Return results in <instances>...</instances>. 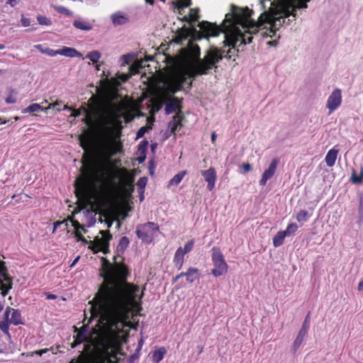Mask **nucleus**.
<instances>
[{
    "instance_id": "obj_1",
    "label": "nucleus",
    "mask_w": 363,
    "mask_h": 363,
    "mask_svg": "<svg viewBox=\"0 0 363 363\" xmlns=\"http://www.w3.org/2000/svg\"><path fill=\"white\" fill-rule=\"evenodd\" d=\"M117 258L113 257V264L102 258L104 274L101 276L105 281L95 295L101 318L111 328L128 318L131 308L136 304L140 291L138 285L127 281L131 272L123 262L124 257L121 262H118Z\"/></svg>"
},
{
    "instance_id": "obj_2",
    "label": "nucleus",
    "mask_w": 363,
    "mask_h": 363,
    "mask_svg": "<svg viewBox=\"0 0 363 363\" xmlns=\"http://www.w3.org/2000/svg\"><path fill=\"white\" fill-rule=\"evenodd\" d=\"M253 12L247 7L240 9L235 5H231V11L225 14L220 26L208 21H202L199 26L202 32L211 37L218 35L221 32L225 33L226 45L231 47L223 57L230 59L235 52H239L242 45L252 42V35L248 33L247 17Z\"/></svg>"
},
{
    "instance_id": "obj_3",
    "label": "nucleus",
    "mask_w": 363,
    "mask_h": 363,
    "mask_svg": "<svg viewBox=\"0 0 363 363\" xmlns=\"http://www.w3.org/2000/svg\"><path fill=\"white\" fill-rule=\"evenodd\" d=\"M225 50L218 49L216 46H211L206 51L203 59L200 58V48L198 45L194 48V54L196 58L194 62H188L181 70L176 72V77L172 80L169 91L172 93H177L183 90L184 85L187 84L191 88L192 82H187L188 78L195 79L197 76L208 74L213 68H217L216 64L223 58Z\"/></svg>"
},
{
    "instance_id": "obj_4",
    "label": "nucleus",
    "mask_w": 363,
    "mask_h": 363,
    "mask_svg": "<svg viewBox=\"0 0 363 363\" xmlns=\"http://www.w3.org/2000/svg\"><path fill=\"white\" fill-rule=\"evenodd\" d=\"M259 5L263 12L259 16L258 20L255 21L251 18L254 11L247 17L248 33L250 35L256 34L259 28L265 23L269 24L270 33H274L285 23V18L291 16H286L282 13L281 0H260Z\"/></svg>"
},
{
    "instance_id": "obj_5",
    "label": "nucleus",
    "mask_w": 363,
    "mask_h": 363,
    "mask_svg": "<svg viewBox=\"0 0 363 363\" xmlns=\"http://www.w3.org/2000/svg\"><path fill=\"white\" fill-rule=\"evenodd\" d=\"M86 157L85 179L74 181L75 194L78 198L85 195L86 183L104 182L108 180L107 173L109 170V162L108 160H96L91 154L84 153L83 158Z\"/></svg>"
},
{
    "instance_id": "obj_6",
    "label": "nucleus",
    "mask_w": 363,
    "mask_h": 363,
    "mask_svg": "<svg viewBox=\"0 0 363 363\" xmlns=\"http://www.w3.org/2000/svg\"><path fill=\"white\" fill-rule=\"evenodd\" d=\"M122 104L115 106L116 111H108L107 113L103 117H100L99 120L96 121L92 116L88 114L84 118V123L92 127L97 126L99 130L106 135L111 134L113 128H122L121 114L120 112L122 111Z\"/></svg>"
},
{
    "instance_id": "obj_7",
    "label": "nucleus",
    "mask_w": 363,
    "mask_h": 363,
    "mask_svg": "<svg viewBox=\"0 0 363 363\" xmlns=\"http://www.w3.org/2000/svg\"><path fill=\"white\" fill-rule=\"evenodd\" d=\"M176 77V73L171 76L164 84V91L161 94V101L165 104L164 111L166 115H169L174 112L180 115L182 110V102L184 99L174 96L176 93H172L169 91V86L172 80Z\"/></svg>"
},
{
    "instance_id": "obj_8",
    "label": "nucleus",
    "mask_w": 363,
    "mask_h": 363,
    "mask_svg": "<svg viewBox=\"0 0 363 363\" xmlns=\"http://www.w3.org/2000/svg\"><path fill=\"white\" fill-rule=\"evenodd\" d=\"M94 313H96V316H99L101 323H104L108 329V340L106 342L102 343L101 347L99 349V353L101 358L104 360H108L112 357L110 350L112 347L114 340L118 335L115 331V328H117L120 323L111 328L105 320H102L99 308L97 311H94Z\"/></svg>"
},
{
    "instance_id": "obj_9",
    "label": "nucleus",
    "mask_w": 363,
    "mask_h": 363,
    "mask_svg": "<svg viewBox=\"0 0 363 363\" xmlns=\"http://www.w3.org/2000/svg\"><path fill=\"white\" fill-rule=\"evenodd\" d=\"M212 261L214 268L211 270V274L214 277H218L227 272L228 264L224 259L220 250L218 247H214L212 248Z\"/></svg>"
},
{
    "instance_id": "obj_10",
    "label": "nucleus",
    "mask_w": 363,
    "mask_h": 363,
    "mask_svg": "<svg viewBox=\"0 0 363 363\" xmlns=\"http://www.w3.org/2000/svg\"><path fill=\"white\" fill-rule=\"evenodd\" d=\"M158 230L159 226L156 223L147 222L137 228L136 235L143 242L150 243Z\"/></svg>"
},
{
    "instance_id": "obj_11",
    "label": "nucleus",
    "mask_w": 363,
    "mask_h": 363,
    "mask_svg": "<svg viewBox=\"0 0 363 363\" xmlns=\"http://www.w3.org/2000/svg\"><path fill=\"white\" fill-rule=\"evenodd\" d=\"M282 1V13L286 16H292L294 20L296 18V11L297 9H306L308 7L307 2L311 0H281Z\"/></svg>"
},
{
    "instance_id": "obj_12",
    "label": "nucleus",
    "mask_w": 363,
    "mask_h": 363,
    "mask_svg": "<svg viewBox=\"0 0 363 363\" xmlns=\"http://www.w3.org/2000/svg\"><path fill=\"white\" fill-rule=\"evenodd\" d=\"M99 233L102 235V238H95L94 240V246L98 251L107 254L109 252V242L112 239V235L109 230H100Z\"/></svg>"
},
{
    "instance_id": "obj_13",
    "label": "nucleus",
    "mask_w": 363,
    "mask_h": 363,
    "mask_svg": "<svg viewBox=\"0 0 363 363\" xmlns=\"http://www.w3.org/2000/svg\"><path fill=\"white\" fill-rule=\"evenodd\" d=\"M342 93L340 89H335L329 96L327 101V108L330 113L337 109L341 104Z\"/></svg>"
},
{
    "instance_id": "obj_14",
    "label": "nucleus",
    "mask_w": 363,
    "mask_h": 363,
    "mask_svg": "<svg viewBox=\"0 0 363 363\" xmlns=\"http://www.w3.org/2000/svg\"><path fill=\"white\" fill-rule=\"evenodd\" d=\"M279 163V158L274 157L272 159L269 167L262 174V178L259 180V185L264 186L267 182L274 175Z\"/></svg>"
},
{
    "instance_id": "obj_15",
    "label": "nucleus",
    "mask_w": 363,
    "mask_h": 363,
    "mask_svg": "<svg viewBox=\"0 0 363 363\" xmlns=\"http://www.w3.org/2000/svg\"><path fill=\"white\" fill-rule=\"evenodd\" d=\"M74 333H77L76 335L74 336V341L71 343V347L75 348L79 345L82 344V342L86 341L87 340V330L88 326L86 325H84L80 328H77L76 326H74Z\"/></svg>"
},
{
    "instance_id": "obj_16",
    "label": "nucleus",
    "mask_w": 363,
    "mask_h": 363,
    "mask_svg": "<svg viewBox=\"0 0 363 363\" xmlns=\"http://www.w3.org/2000/svg\"><path fill=\"white\" fill-rule=\"evenodd\" d=\"M201 175L203 177L205 181L207 182V189L212 191L215 187L217 174L215 168L210 167L207 170L201 171Z\"/></svg>"
},
{
    "instance_id": "obj_17",
    "label": "nucleus",
    "mask_w": 363,
    "mask_h": 363,
    "mask_svg": "<svg viewBox=\"0 0 363 363\" xmlns=\"http://www.w3.org/2000/svg\"><path fill=\"white\" fill-rule=\"evenodd\" d=\"M57 55H63L68 57H82V54L74 48L62 47L57 50Z\"/></svg>"
},
{
    "instance_id": "obj_18",
    "label": "nucleus",
    "mask_w": 363,
    "mask_h": 363,
    "mask_svg": "<svg viewBox=\"0 0 363 363\" xmlns=\"http://www.w3.org/2000/svg\"><path fill=\"white\" fill-rule=\"evenodd\" d=\"M79 140L80 142L81 147L84 151L87 152L90 150L92 145V137L89 133H87L85 135H80L79 136Z\"/></svg>"
},
{
    "instance_id": "obj_19",
    "label": "nucleus",
    "mask_w": 363,
    "mask_h": 363,
    "mask_svg": "<svg viewBox=\"0 0 363 363\" xmlns=\"http://www.w3.org/2000/svg\"><path fill=\"white\" fill-rule=\"evenodd\" d=\"M111 21L115 26H121L128 23L129 18L127 15L121 12H116L111 15Z\"/></svg>"
},
{
    "instance_id": "obj_20",
    "label": "nucleus",
    "mask_w": 363,
    "mask_h": 363,
    "mask_svg": "<svg viewBox=\"0 0 363 363\" xmlns=\"http://www.w3.org/2000/svg\"><path fill=\"white\" fill-rule=\"evenodd\" d=\"M338 152V150L335 148H332L327 152L325 161L328 167H332L334 166L335 161L337 160Z\"/></svg>"
},
{
    "instance_id": "obj_21",
    "label": "nucleus",
    "mask_w": 363,
    "mask_h": 363,
    "mask_svg": "<svg viewBox=\"0 0 363 363\" xmlns=\"http://www.w3.org/2000/svg\"><path fill=\"white\" fill-rule=\"evenodd\" d=\"M173 262L175 267L177 268L178 270L182 269L184 262V255L182 253V247H179L177 250L174 254Z\"/></svg>"
},
{
    "instance_id": "obj_22",
    "label": "nucleus",
    "mask_w": 363,
    "mask_h": 363,
    "mask_svg": "<svg viewBox=\"0 0 363 363\" xmlns=\"http://www.w3.org/2000/svg\"><path fill=\"white\" fill-rule=\"evenodd\" d=\"M130 243V240L128 237L123 236L122 237L119 242L118 244L116 251H117V255H116L118 257H121V255L124 253L126 248L128 247Z\"/></svg>"
},
{
    "instance_id": "obj_23",
    "label": "nucleus",
    "mask_w": 363,
    "mask_h": 363,
    "mask_svg": "<svg viewBox=\"0 0 363 363\" xmlns=\"http://www.w3.org/2000/svg\"><path fill=\"white\" fill-rule=\"evenodd\" d=\"M199 275V270L195 267H189L185 272L186 280L191 284L198 279Z\"/></svg>"
},
{
    "instance_id": "obj_24",
    "label": "nucleus",
    "mask_w": 363,
    "mask_h": 363,
    "mask_svg": "<svg viewBox=\"0 0 363 363\" xmlns=\"http://www.w3.org/2000/svg\"><path fill=\"white\" fill-rule=\"evenodd\" d=\"M6 284H4L3 281L1 282V284H0V290H1V294L3 297H5L9 291L12 289L13 287V278L11 277H6L5 278Z\"/></svg>"
},
{
    "instance_id": "obj_25",
    "label": "nucleus",
    "mask_w": 363,
    "mask_h": 363,
    "mask_svg": "<svg viewBox=\"0 0 363 363\" xmlns=\"http://www.w3.org/2000/svg\"><path fill=\"white\" fill-rule=\"evenodd\" d=\"M9 321L14 325H23V321L20 311L18 309L13 310L11 318Z\"/></svg>"
},
{
    "instance_id": "obj_26",
    "label": "nucleus",
    "mask_w": 363,
    "mask_h": 363,
    "mask_svg": "<svg viewBox=\"0 0 363 363\" xmlns=\"http://www.w3.org/2000/svg\"><path fill=\"white\" fill-rule=\"evenodd\" d=\"M73 26L79 30L85 31H89L93 28V26L90 23L78 20L74 21Z\"/></svg>"
},
{
    "instance_id": "obj_27",
    "label": "nucleus",
    "mask_w": 363,
    "mask_h": 363,
    "mask_svg": "<svg viewBox=\"0 0 363 363\" xmlns=\"http://www.w3.org/2000/svg\"><path fill=\"white\" fill-rule=\"evenodd\" d=\"M306 334H307V332L300 329V330L298 333V335L294 342L293 347H292V350H294V352H296V350L300 347V346L303 340V338L306 335Z\"/></svg>"
},
{
    "instance_id": "obj_28",
    "label": "nucleus",
    "mask_w": 363,
    "mask_h": 363,
    "mask_svg": "<svg viewBox=\"0 0 363 363\" xmlns=\"http://www.w3.org/2000/svg\"><path fill=\"white\" fill-rule=\"evenodd\" d=\"M167 350L163 347H160L158 350H155L152 356V362L154 363H159L162 360Z\"/></svg>"
},
{
    "instance_id": "obj_29",
    "label": "nucleus",
    "mask_w": 363,
    "mask_h": 363,
    "mask_svg": "<svg viewBox=\"0 0 363 363\" xmlns=\"http://www.w3.org/2000/svg\"><path fill=\"white\" fill-rule=\"evenodd\" d=\"M286 237V233H284V231L278 232L273 238V245L275 247H280L283 245Z\"/></svg>"
},
{
    "instance_id": "obj_30",
    "label": "nucleus",
    "mask_w": 363,
    "mask_h": 363,
    "mask_svg": "<svg viewBox=\"0 0 363 363\" xmlns=\"http://www.w3.org/2000/svg\"><path fill=\"white\" fill-rule=\"evenodd\" d=\"M175 7L177 9L178 12L180 15H182V11L184 8L190 6L191 4V0H177L176 2H173Z\"/></svg>"
},
{
    "instance_id": "obj_31",
    "label": "nucleus",
    "mask_w": 363,
    "mask_h": 363,
    "mask_svg": "<svg viewBox=\"0 0 363 363\" xmlns=\"http://www.w3.org/2000/svg\"><path fill=\"white\" fill-rule=\"evenodd\" d=\"M186 174V171L183 170L175 174L172 179L169 182V185H178L183 179L184 177Z\"/></svg>"
},
{
    "instance_id": "obj_32",
    "label": "nucleus",
    "mask_w": 363,
    "mask_h": 363,
    "mask_svg": "<svg viewBox=\"0 0 363 363\" xmlns=\"http://www.w3.org/2000/svg\"><path fill=\"white\" fill-rule=\"evenodd\" d=\"M7 91L9 96L6 98L5 101L8 104H15L16 102V95L17 94V91L12 87H8Z\"/></svg>"
},
{
    "instance_id": "obj_33",
    "label": "nucleus",
    "mask_w": 363,
    "mask_h": 363,
    "mask_svg": "<svg viewBox=\"0 0 363 363\" xmlns=\"http://www.w3.org/2000/svg\"><path fill=\"white\" fill-rule=\"evenodd\" d=\"M183 118L182 116L176 114L172 117V120L169 123V127L171 128V131L174 133L179 125H180L179 121Z\"/></svg>"
},
{
    "instance_id": "obj_34",
    "label": "nucleus",
    "mask_w": 363,
    "mask_h": 363,
    "mask_svg": "<svg viewBox=\"0 0 363 363\" xmlns=\"http://www.w3.org/2000/svg\"><path fill=\"white\" fill-rule=\"evenodd\" d=\"M35 48L38 50L40 52L43 54H46L49 56L54 57L57 55V50H54L52 49H50L49 48H43L41 45H35Z\"/></svg>"
},
{
    "instance_id": "obj_35",
    "label": "nucleus",
    "mask_w": 363,
    "mask_h": 363,
    "mask_svg": "<svg viewBox=\"0 0 363 363\" xmlns=\"http://www.w3.org/2000/svg\"><path fill=\"white\" fill-rule=\"evenodd\" d=\"M43 110V107L38 104H33L23 110V113H34Z\"/></svg>"
},
{
    "instance_id": "obj_36",
    "label": "nucleus",
    "mask_w": 363,
    "mask_h": 363,
    "mask_svg": "<svg viewBox=\"0 0 363 363\" xmlns=\"http://www.w3.org/2000/svg\"><path fill=\"white\" fill-rule=\"evenodd\" d=\"M310 217L309 213L306 210H301L296 214V218L298 222H306Z\"/></svg>"
},
{
    "instance_id": "obj_37",
    "label": "nucleus",
    "mask_w": 363,
    "mask_h": 363,
    "mask_svg": "<svg viewBox=\"0 0 363 363\" xmlns=\"http://www.w3.org/2000/svg\"><path fill=\"white\" fill-rule=\"evenodd\" d=\"M53 9L58 13L64 14L67 16H72L73 15V12L68 9L62 6H53Z\"/></svg>"
},
{
    "instance_id": "obj_38",
    "label": "nucleus",
    "mask_w": 363,
    "mask_h": 363,
    "mask_svg": "<svg viewBox=\"0 0 363 363\" xmlns=\"http://www.w3.org/2000/svg\"><path fill=\"white\" fill-rule=\"evenodd\" d=\"M194 246V240L192 239L189 240L185 245L184 247H182V253L185 255L186 254L190 252Z\"/></svg>"
},
{
    "instance_id": "obj_39",
    "label": "nucleus",
    "mask_w": 363,
    "mask_h": 363,
    "mask_svg": "<svg viewBox=\"0 0 363 363\" xmlns=\"http://www.w3.org/2000/svg\"><path fill=\"white\" fill-rule=\"evenodd\" d=\"M101 57V54L97 50L91 51L86 55V58L89 59L94 63L96 62Z\"/></svg>"
},
{
    "instance_id": "obj_40",
    "label": "nucleus",
    "mask_w": 363,
    "mask_h": 363,
    "mask_svg": "<svg viewBox=\"0 0 363 363\" xmlns=\"http://www.w3.org/2000/svg\"><path fill=\"white\" fill-rule=\"evenodd\" d=\"M5 262H2L0 265V284L3 281H5L6 277H11L7 273V268L4 265Z\"/></svg>"
},
{
    "instance_id": "obj_41",
    "label": "nucleus",
    "mask_w": 363,
    "mask_h": 363,
    "mask_svg": "<svg viewBox=\"0 0 363 363\" xmlns=\"http://www.w3.org/2000/svg\"><path fill=\"white\" fill-rule=\"evenodd\" d=\"M36 18L40 25H42V26H51L52 25L51 19L45 16L38 15Z\"/></svg>"
},
{
    "instance_id": "obj_42",
    "label": "nucleus",
    "mask_w": 363,
    "mask_h": 363,
    "mask_svg": "<svg viewBox=\"0 0 363 363\" xmlns=\"http://www.w3.org/2000/svg\"><path fill=\"white\" fill-rule=\"evenodd\" d=\"M298 228V227L296 223H292L289 224L286 229L283 231L284 233H286V235L287 237L294 234V233L297 230Z\"/></svg>"
},
{
    "instance_id": "obj_43",
    "label": "nucleus",
    "mask_w": 363,
    "mask_h": 363,
    "mask_svg": "<svg viewBox=\"0 0 363 363\" xmlns=\"http://www.w3.org/2000/svg\"><path fill=\"white\" fill-rule=\"evenodd\" d=\"M148 141L147 140H142L138 145V151L139 153L146 154L147 147H148Z\"/></svg>"
},
{
    "instance_id": "obj_44",
    "label": "nucleus",
    "mask_w": 363,
    "mask_h": 363,
    "mask_svg": "<svg viewBox=\"0 0 363 363\" xmlns=\"http://www.w3.org/2000/svg\"><path fill=\"white\" fill-rule=\"evenodd\" d=\"M9 323L10 322L8 321V320H4V321H1L0 322V329L1 330V331L7 335L8 336L10 337V333H9Z\"/></svg>"
},
{
    "instance_id": "obj_45",
    "label": "nucleus",
    "mask_w": 363,
    "mask_h": 363,
    "mask_svg": "<svg viewBox=\"0 0 363 363\" xmlns=\"http://www.w3.org/2000/svg\"><path fill=\"white\" fill-rule=\"evenodd\" d=\"M352 182L354 184H360L363 181V169H361L360 174L359 176H356L354 174V171H353V174L351 177Z\"/></svg>"
},
{
    "instance_id": "obj_46",
    "label": "nucleus",
    "mask_w": 363,
    "mask_h": 363,
    "mask_svg": "<svg viewBox=\"0 0 363 363\" xmlns=\"http://www.w3.org/2000/svg\"><path fill=\"white\" fill-rule=\"evenodd\" d=\"M358 214H359V218H358L357 222L359 224H360V223H363V199H360V200H359Z\"/></svg>"
},
{
    "instance_id": "obj_47",
    "label": "nucleus",
    "mask_w": 363,
    "mask_h": 363,
    "mask_svg": "<svg viewBox=\"0 0 363 363\" xmlns=\"http://www.w3.org/2000/svg\"><path fill=\"white\" fill-rule=\"evenodd\" d=\"M155 167H156V165H155V163L154 162V160L153 159L150 160L148 162V171H149V174H150V176H153L154 175Z\"/></svg>"
},
{
    "instance_id": "obj_48",
    "label": "nucleus",
    "mask_w": 363,
    "mask_h": 363,
    "mask_svg": "<svg viewBox=\"0 0 363 363\" xmlns=\"http://www.w3.org/2000/svg\"><path fill=\"white\" fill-rule=\"evenodd\" d=\"M147 128L146 126H143L140 128H139L136 133V139L143 138L145 133L147 132Z\"/></svg>"
},
{
    "instance_id": "obj_49",
    "label": "nucleus",
    "mask_w": 363,
    "mask_h": 363,
    "mask_svg": "<svg viewBox=\"0 0 363 363\" xmlns=\"http://www.w3.org/2000/svg\"><path fill=\"white\" fill-rule=\"evenodd\" d=\"M147 182V177H140L138 181L137 185L138 186L139 189H143L146 186Z\"/></svg>"
},
{
    "instance_id": "obj_50",
    "label": "nucleus",
    "mask_w": 363,
    "mask_h": 363,
    "mask_svg": "<svg viewBox=\"0 0 363 363\" xmlns=\"http://www.w3.org/2000/svg\"><path fill=\"white\" fill-rule=\"evenodd\" d=\"M308 316H309V315L308 314V315L305 318V320H304V321H303V323L302 324V326L301 328V330H304V331H306L307 333H308V330L309 328V325H310V323H309V321L308 320Z\"/></svg>"
},
{
    "instance_id": "obj_51",
    "label": "nucleus",
    "mask_w": 363,
    "mask_h": 363,
    "mask_svg": "<svg viewBox=\"0 0 363 363\" xmlns=\"http://www.w3.org/2000/svg\"><path fill=\"white\" fill-rule=\"evenodd\" d=\"M21 24L23 27H28L30 25V20L28 18H26L22 16L21 19Z\"/></svg>"
},
{
    "instance_id": "obj_52",
    "label": "nucleus",
    "mask_w": 363,
    "mask_h": 363,
    "mask_svg": "<svg viewBox=\"0 0 363 363\" xmlns=\"http://www.w3.org/2000/svg\"><path fill=\"white\" fill-rule=\"evenodd\" d=\"M13 310H14V309L11 308L10 306L6 307V308L5 309V311H4L5 320H8V321L9 320V315H10L11 311L13 312Z\"/></svg>"
},
{
    "instance_id": "obj_53",
    "label": "nucleus",
    "mask_w": 363,
    "mask_h": 363,
    "mask_svg": "<svg viewBox=\"0 0 363 363\" xmlns=\"http://www.w3.org/2000/svg\"><path fill=\"white\" fill-rule=\"evenodd\" d=\"M243 169V172H248L252 170V166L249 163H244L240 167Z\"/></svg>"
},
{
    "instance_id": "obj_54",
    "label": "nucleus",
    "mask_w": 363,
    "mask_h": 363,
    "mask_svg": "<svg viewBox=\"0 0 363 363\" xmlns=\"http://www.w3.org/2000/svg\"><path fill=\"white\" fill-rule=\"evenodd\" d=\"M72 225L74 228L75 230L77 231L79 230V228H82V225L79 223V222L77 220H71Z\"/></svg>"
},
{
    "instance_id": "obj_55",
    "label": "nucleus",
    "mask_w": 363,
    "mask_h": 363,
    "mask_svg": "<svg viewBox=\"0 0 363 363\" xmlns=\"http://www.w3.org/2000/svg\"><path fill=\"white\" fill-rule=\"evenodd\" d=\"M145 159H146V154L139 153V156L137 158V160L138 161L139 163L141 164L145 162Z\"/></svg>"
},
{
    "instance_id": "obj_56",
    "label": "nucleus",
    "mask_w": 363,
    "mask_h": 363,
    "mask_svg": "<svg viewBox=\"0 0 363 363\" xmlns=\"http://www.w3.org/2000/svg\"><path fill=\"white\" fill-rule=\"evenodd\" d=\"M62 101H56L55 103L51 104L52 108H55L57 111H60L61 109L60 106L62 105Z\"/></svg>"
},
{
    "instance_id": "obj_57",
    "label": "nucleus",
    "mask_w": 363,
    "mask_h": 363,
    "mask_svg": "<svg viewBox=\"0 0 363 363\" xmlns=\"http://www.w3.org/2000/svg\"><path fill=\"white\" fill-rule=\"evenodd\" d=\"M72 235H74V237H75L77 238V241H79V238L84 237L79 230L74 231L72 233Z\"/></svg>"
},
{
    "instance_id": "obj_58",
    "label": "nucleus",
    "mask_w": 363,
    "mask_h": 363,
    "mask_svg": "<svg viewBox=\"0 0 363 363\" xmlns=\"http://www.w3.org/2000/svg\"><path fill=\"white\" fill-rule=\"evenodd\" d=\"M19 0H7L6 4L10 5L11 7H14L16 4H18Z\"/></svg>"
},
{
    "instance_id": "obj_59",
    "label": "nucleus",
    "mask_w": 363,
    "mask_h": 363,
    "mask_svg": "<svg viewBox=\"0 0 363 363\" xmlns=\"http://www.w3.org/2000/svg\"><path fill=\"white\" fill-rule=\"evenodd\" d=\"M198 11H199V9H196V13L191 16V18L192 21H194V22L199 21V15L198 14Z\"/></svg>"
},
{
    "instance_id": "obj_60",
    "label": "nucleus",
    "mask_w": 363,
    "mask_h": 363,
    "mask_svg": "<svg viewBox=\"0 0 363 363\" xmlns=\"http://www.w3.org/2000/svg\"><path fill=\"white\" fill-rule=\"evenodd\" d=\"M45 296H46V298L48 299V300L57 298V296L56 295L50 294V293H48V292L45 293Z\"/></svg>"
},
{
    "instance_id": "obj_61",
    "label": "nucleus",
    "mask_w": 363,
    "mask_h": 363,
    "mask_svg": "<svg viewBox=\"0 0 363 363\" xmlns=\"http://www.w3.org/2000/svg\"><path fill=\"white\" fill-rule=\"evenodd\" d=\"M48 351H49V349L46 348V349H43V350H35L34 352V353L41 356L44 353H46Z\"/></svg>"
},
{
    "instance_id": "obj_62",
    "label": "nucleus",
    "mask_w": 363,
    "mask_h": 363,
    "mask_svg": "<svg viewBox=\"0 0 363 363\" xmlns=\"http://www.w3.org/2000/svg\"><path fill=\"white\" fill-rule=\"evenodd\" d=\"M185 277V272H181L174 278V282L177 281L181 277Z\"/></svg>"
},
{
    "instance_id": "obj_63",
    "label": "nucleus",
    "mask_w": 363,
    "mask_h": 363,
    "mask_svg": "<svg viewBox=\"0 0 363 363\" xmlns=\"http://www.w3.org/2000/svg\"><path fill=\"white\" fill-rule=\"evenodd\" d=\"M185 277V272H181L174 278V282L177 281L181 277Z\"/></svg>"
},
{
    "instance_id": "obj_64",
    "label": "nucleus",
    "mask_w": 363,
    "mask_h": 363,
    "mask_svg": "<svg viewBox=\"0 0 363 363\" xmlns=\"http://www.w3.org/2000/svg\"><path fill=\"white\" fill-rule=\"evenodd\" d=\"M63 223V221H56L55 223H54V226H53V232H55V230L60 226Z\"/></svg>"
}]
</instances>
